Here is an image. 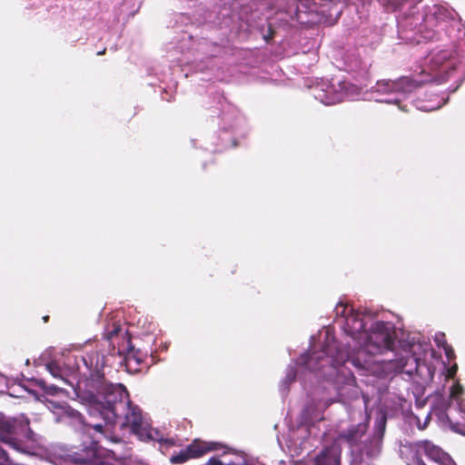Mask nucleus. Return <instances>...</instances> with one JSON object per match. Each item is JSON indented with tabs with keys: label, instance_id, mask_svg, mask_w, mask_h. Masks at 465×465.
Segmentation results:
<instances>
[{
	"label": "nucleus",
	"instance_id": "nucleus-12",
	"mask_svg": "<svg viewBox=\"0 0 465 465\" xmlns=\"http://www.w3.org/2000/svg\"><path fill=\"white\" fill-rule=\"evenodd\" d=\"M341 452L340 446L333 443L318 453L309 465H341Z\"/></svg>",
	"mask_w": 465,
	"mask_h": 465
},
{
	"label": "nucleus",
	"instance_id": "nucleus-5",
	"mask_svg": "<svg viewBox=\"0 0 465 465\" xmlns=\"http://www.w3.org/2000/svg\"><path fill=\"white\" fill-rule=\"evenodd\" d=\"M386 423L387 416L381 411L375 419L371 435H366V423H359L341 432L340 439L350 445L351 454L359 456V462L361 463L364 461V457L374 459L380 455Z\"/></svg>",
	"mask_w": 465,
	"mask_h": 465
},
{
	"label": "nucleus",
	"instance_id": "nucleus-21",
	"mask_svg": "<svg viewBox=\"0 0 465 465\" xmlns=\"http://www.w3.org/2000/svg\"><path fill=\"white\" fill-rule=\"evenodd\" d=\"M241 458L242 459V462L237 463L238 465H260L258 462H255L253 460H248L242 456H241Z\"/></svg>",
	"mask_w": 465,
	"mask_h": 465
},
{
	"label": "nucleus",
	"instance_id": "nucleus-16",
	"mask_svg": "<svg viewBox=\"0 0 465 465\" xmlns=\"http://www.w3.org/2000/svg\"><path fill=\"white\" fill-rule=\"evenodd\" d=\"M458 370L457 364L452 365L451 367H448L445 363H442V371L440 373V378L442 377L444 381H449L453 379L456 375Z\"/></svg>",
	"mask_w": 465,
	"mask_h": 465
},
{
	"label": "nucleus",
	"instance_id": "nucleus-10",
	"mask_svg": "<svg viewBox=\"0 0 465 465\" xmlns=\"http://www.w3.org/2000/svg\"><path fill=\"white\" fill-rule=\"evenodd\" d=\"M403 455L405 452L412 454V462H416V458L421 459L424 454L428 459L434 461L437 465L443 460L449 454L444 452L440 447L434 445L429 440H420L404 445L401 450Z\"/></svg>",
	"mask_w": 465,
	"mask_h": 465
},
{
	"label": "nucleus",
	"instance_id": "nucleus-13",
	"mask_svg": "<svg viewBox=\"0 0 465 465\" xmlns=\"http://www.w3.org/2000/svg\"><path fill=\"white\" fill-rule=\"evenodd\" d=\"M448 99L434 95V99H430L424 103V101L417 100L414 102V105L417 109L424 112H431L440 109L443 104L447 103Z\"/></svg>",
	"mask_w": 465,
	"mask_h": 465
},
{
	"label": "nucleus",
	"instance_id": "nucleus-2",
	"mask_svg": "<svg viewBox=\"0 0 465 465\" xmlns=\"http://www.w3.org/2000/svg\"><path fill=\"white\" fill-rule=\"evenodd\" d=\"M106 358L100 354L97 347L85 345L81 355H63L60 361H52L45 364L50 374L73 388L75 397L87 407L93 418H101L103 423H87L83 415L69 406L61 409L73 424L88 434L94 431L92 439L99 440L105 436L106 427L116 423L124 428L129 411H139L132 404L126 388L121 383H112L105 380L103 369Z\"/></svg>",
	"mask_w": 465,
	"mask_h": 465
},
{
	"label": "nucleus",
	"instance_id": "nucleus-19",
	"mask_svg": "<svg viewBox=\"0 0 465 465\" xmlns=\"http://www.w3.org/2000/svg\"><path fill=\"white\" fill-rule=\"evenodd\" d=\"M443 350L448 360H451L452 358H454V351L450 346L447 345L443 348Z\"/></svg>",
	"mask_w": 465,
	"mask_h": 465
},
{
	"label": "nucleus",
	"instance_id": "nucleus-14",
	"mask_svg": "<svg viewBox=\"0 0 465 465\" xmlns=\"http://www.w3.org/2000/svg\"><path fill=\"white\" fill-rule=\"evenodd\" d=\"M345 70L348 72H353L361 74V73H365L367 69V64L362 63L361 60L354 55H349L346 57L345 61Z\"/></svg>",
	"mask_w": 465,
	"mask_h": 465
},
{
	"label": "nucleus",
	"instance_id": "nucleus-20",
	"mask_svg": "<svg viewBox=\"0 0 465 465\" xmlns=\"http://www.w3.org/2000/svg\"><path fill=\"white\" fill-rule=\"evenodd\" d=\"M438 465H456L453 460L448 455L443 460H441Z\"/></svg>",
	"mask_w": 465,
	"mask_h": 465
},
{
	"label": "nucleus",
	"instance_id": "nucleus-23",
	"mask_svg": "<svg viewBox=\"0 0 465 465\" xmlns=\"http://www.w3.org/2000/svg\"><path fill=\"white\" fill-rule=\"evenodd\" d=\"M58 389H59V388H58V386H57V385H51V386L49 387V391H52V392L56 391Z\"/></svg>",
	"mask_w": 465,
	"mask_h": 465
},
{
	"label": "nucleus",
	"instance_id": "nucleus-17",
	"mask_svg": "<svg viewBox=\"0 0 465 465\" xmlns=\"http://www.w3.org/2000/svg\"><path fill=\"white\" fill-rule=\"evenodd\" d=\"M434 341H435L436 344L438 345V347L444 348L445 346L448 345V343L445 340L444 333H441V332L437 333L434 337Z\"/></svg>",
	"mask_w": 465,
	"mask_h": 465
},
{
	"label": "nucleus",
	"instance_id": "nucleus-4",
	"mask_svg": "<svg viewBox=\"0 0 465 465\" xmlns=\"http://www.w3.org/2000/svg\"><path fill=\"white\" fill-rule=\"evenodd\" d=\"M391 12H401L398 17L399 36L410 44L421 40H443L450 37L454 30L455 13L442 5L425 6L421 12H414L422 0H379Z\"/></svg>",
	"mask_w": 465,
	"mask_h": 465
},
{
	"label": "nucleus",
	"instance_id": "nucleus-25",
	"mask_svg": "<svg viewBox=\"0 0 465 465\" xmlns=\"http://www.w3.org/2000/svg\"><path fill=\"white\" fill-rule=\"evenodd\" d=\"M271 37H272L271 35H269V36L264 35V39H265L266 41H268V40H269V38H271Z\"/></svg>",
	"mask_w": 465,
	"mask_h": 465
},
{
	"label": "nucleus",
	"instance_id": "nucleus-3",
	"mask_svg": "<svg viewBox=\"0 0 465 465\" xmlns=\"http://www.w3.org/2000/svg\"><path fill=\"white\" fill-rule=\"evenodd\" d=\"M455 74L461 81L465 78L464 41L431 51L425 58L424 68L420 74L377 81L370 90V98L379 103L397 104L401 111L408 112L406 105H401L402 101L422 84L430 81L441 84Z\"/></svg>",
	"mask_w": 465,
	"mask_h": 465
},
{
	"label": "nucleus",
	"instance_id": "nucleus-7",
	"mask_svg": "<svg viewBox=\"0 0 465 465\" xmlns=\"http://www.w3.org/2000/svg\"><path fill=\"white\" fill-rule=\"evenodd\" d=\"M129 416L126 417V424L124 428H129L130 430L137 435L142 440H154L159 442L160 450L163 452L164 449L175 445L173 438H166L159 430L151 427L143 418L142 411H129Z\"/></svg>",
	"mask_w": 465,
	"mask_h": 465
},
{
	"label": "nucleus",
	"instance_id": "nucleus-1",
	"mask_svg": "<svg viewBox=\"0 0 465 465\" xmlns=\"http://www.w3.org/2000/svg\"><path fill=\"white\" fill-rule=\"evenodd\" d=\"M334 312L335 322L355 341V353L350 355L331 331L324 329L317 338L312 337L309 351L287 367L280 384L281 393L284 396L295 381H299L304 389L315 383L302 411L301 423L288 434L287 447L293 456L320 441L314 433V423L323 420V412L331 404L345 403L358 396L355 378L346 363H351L360 371H369L375 362L372 357L392 351L395 358L382 363L384 372L401 374L404 380L416 376L420 378L417 382L424 385L433 380L435 370L427 361V355L432 357L434 351L428 338L419 332L408 333L399 341L401 351H394L397 333L392 322L380 321L371 311H358L343 302L336 305Z\"/></svg>",
	"mask_w": 465,
	"mask_h": 465
},
{
	"label": "nucleus",
	"instance_id": "nucleus-15",
	"mask_svg": "<svg viewBox=\"0 0 465 465\" xmlns=\"http://www.w3.org/2000/svg\"><path fill=\"white\" fill-rule=\"evenodd\" d=\"M216 49L217 46L214 44L203 39L197 43L195 52L206 54L207 56H213L216 54Z\"/></svg>",
	"mask_w": 465,
	"mask_h": 465
},
{
	"label": "nucleus",
	"instance_id": "nucleus-8",
	"mask_svg": "<svg viewBox=\"0 0 465 465\" xmlns=\"http://www.w3.org/2000/svg\"><path fill=\"white\" fill-rule=\"evenodd\" d=\"M462 394L463 388L460 384L456 382L450 386V402L440 419L446 420L453 431L465 435V400L462 399Z\"/></svg>",
	"mask_w": 465,
	"mask_h": 465
},
{
	"label": "nucleus",
	"instance_id": "nucleus-6",
	"mask_svg": "<svg viewBox=\"0 0 465 465\" xmlns=\"http://www.w3.org/2000/svg\"><path fill=\"white\" fill-rule=\"evenodd\" d=\"M360 88L338 77L331 81H322L312 88L314 98L325 105H332L345 99H358Z\"/></svg>",
	"mask_w": 465,
	"mask_h": 465
},
{
	"label": "nucleus",
	"instance_id": "nucleus-22",
	"mask_svg": "<svg viewBox=\"0 0 465 465\" xmlns=\"http://www.w3.org/2000/svg\"><path fill=\"white\" fill-rule=\"evenodd\" d=\"M413 465H426L422 459H420L419 457L416 458V462H412Z\"/></svg>",
	"mask_w": 465,
	"mask_h": 465
},
{
	"label": "nucleus",
	"instance_id": "nucleus-18",
	"mask_svg": "<svg viewBox=\"0 0 465 465\" xmlns=\"http://www.w3.org/2000/svg\"><path fill=\"white\" fill-rule=\"evenodd\" d=\"M416 419H417V426L420 430H424L427 427V425L430 420L429 414L426 416L425 420L422 421V423L420 422V420L418 418H416Z\"/></svg>",
	"mask_w": 465,
	"mask_h": 465
},
{
	"label": "nucleus",
	"instance_id": "nucleus-24",
	"mask_svg": "<svg viewBox=\"0 0 465 465\" xmlns=\"http://www.w3.org/2000/svg\"><path fill=\"white\" fill-rule=\"evenodd\" d=\"M196 68H197V70H199V71H203V68H204V66H202L201 64H197V65H196Z\"/></svg>",
	"mask_w": 465,
	"mask_h": 465
},
{
	"label": "nucleus",
	"instance_id": "nucleus-11",
	"mask_svg": "<svg viewBox=\"0 0 465 465\" xmlns=\"http://www.w3.org/2000/svg\"><path fill=\"white\" fill-rule=\"evenodd\" d=\"M214 450H217V443L195 440L185 449L181 450L178 453L173 454L170 458V461L173 464H183L189 459L200 457L207 451Z\"/></svg>",
	"mask_w": 465,
	"mask_h": 465
},
{
	"label": "nucleus",
	"instance_id": "nucleus-9",
	"mask_svg": "<svg viewBox=\"0 0 465 465\" xmlns=\"http://www.w3.org/2000/svg\"><path fill=\"white\" fill-rule=\"evenodd\" d=\"M126 331L116 322L108 324L104 329L105 339L114 347V340L118 337L123 338L122 344L118 343L117 353L124 354L126 364L131 366L132 363L140 364L143 361V353L135 351L129 337L125 338Z\"/></svg>",
	"mask_w": 465,
	"mask_h": 465
}]
</instances>
